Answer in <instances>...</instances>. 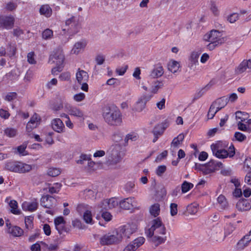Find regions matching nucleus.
Masks as SVG:
<instances>
[{"label":"nucleus","mask_w":251,"mask_h":251,"mask_svg":"<svg viewBox=\"0 0 251 251\" xmlns=\"http://www.w3.org/2000/svg\"><path fill=\"white\" fill-rule=\"evenodd\" d=\"M137 229L134 224H127L121 226L113 231L102 235L100 239V243L102 246L116 245L122 242L124 237L129 238Z\"/></svg>","instance_id":"1"},{"label":"nucleus","mask_w":251,"mask_h":251,"mask_svg":"<svg viewBox=\"0 0 251 251\" xmlns=\"http://www.w3.org/2000/svg\"><path fill=\"white\" fill-rule=\"evenodd\" d=\"M102 116L105 123L111 126H119L122 123V115L114 104H107L102 108Z\"/></svg>","instance_id":"2"},{"label":"nucleus","mask_w":251,"mask_h":251,"mask_svg":"<svg viewBox=\"0 0 251 251\" xmlns=\"http://www.w3.org/2000/svg\"><path fill=\"white\" fill-rule=\"evenodd\" d=\"M64 59L63 50L61 49L56 50L54 53L50 56V62L52 61L51 63H55L56 65V67L53 68L51 70L52 74L55 75L57 72L62 71Z\"/></svg>","instance_id":"3"},{"label":"nucleus","mask_w":251,"mask_h":251,"mask_svg":"<svg viewBox=\"0 0 251 251\" xmlns=\"http://www.w3.org/2000/svg\"><path fill=\"white\" fill-rule=\"evenodd\" d=\"M32 166L25 163L16 162H7L5 166V169L15 173H25L31 170Z\"/></svg>","instance_id":"4"},{"label":"nucleus","mask_w":251,"mask_h":251,"mask_svg":"<svg viewBox=\"0 0 251 251\" xmlns=\"http://www.w3.org/2000/svg\"><path fill=\"white\" fill-rule=\"evenodd\" d=\"M166 232L165 226L162 224L160 219L158 218L152 221L151 226L146 232V234L147 236L152 235H165Z\"/></svg>","instance_id":"5"},{"label":"nucleus","mask_w":251,"mask_h":251,"mask_svg":"<svg viewBox=\"0 0 251 251\" xmlns=\"http://www.w3.org/2000/svg\"><path fill=\"white\" fill-rule=\"evenodd\" d=\"M211 149L213 154L220 159H223L229 157L231 158L235 154V148L233 145H231L228 148V151L223 149H219V147L217 145L212 144L211 146Z\"/></svg>","instance_id":"6"},{"label":"nucleus","mask_w":251,"mask_h":251,"mask_svg":"<svg viewBox=\"0 0 251 251\" xmlns=\"http://www.w3.org/2000/svg\"><path fill=\"white\" fill-rule=\"evenodd\" d=\"M120 150L121 147L118 145L113 147L108 158L107 164L108 165H116L121 161L123 157Z\"/></svg>","instance_id":"7"},{"label":"nucleus","mask_w":251,"mask_h":251,"mask_svg":"<svg viewBox=\"0 0 251 251\" xmlns=\"http://www.w3.org/2000/svg\"><path fill=\"white\" fill-rule=\"evenodd\" d=\"M65 24L66 26H69L67 29H64L63 30H67L70 34H75L78 32L80 27V24L79 19L75 16H72L71 18L66 21Z\"/></svg>","instance_id":"8"},{"label":"nucleus","mask_w":251,"mask_h":251,"mask_svg":"<svg viewBox=\"0 0 251 251\" xmlns=\"http://www.w3.org/2000/svg\"><path fill=\"white\" fill-rule=\"evenodd\" d=\"M222 34L220 32L216 30H212L210 33L204 36L205 40L209 42H216L219 45L223 44L224 42V39L222 37Z\"/></svg>","instance_id":"9"},{"label":"nucleus","mask_w":251,"mask_h":251,"mask_svg":"<svg viewBox=\"0 0 251 251\" xmlns=\"http://www.w3.org/2000/svg\"><path fill=\"white\" fill-rule=\"evenodd\" d=\"M168 126L169 124L165 122L158 124L154 127L152 131V133L154 136V138L152 140L153 143L157 141L159 137L163 134Z\"/></svg>","instance_id":"10"},{"label":"nucleus","mask_w":251,"mask_h":251,"mask_svg":"<svg viewBox=\"0 0 251 251\" xmlns=\"http://www.w3.org/2000/svg\"><path fill=\"white\" fill-rule=\"evenodd\" d=\"M137 201L134 197H129L122 200L119 202L121 208L129 210L136 206Z\"/></svg>","instance_id":"11"},{"label":"nucleus","mask_w":251,"mask_h":251,"mask_svg":"<svg viewBox=\"0 0 251 251\" xmlns=\"http://www.w3.org/2000/svg\"><path fill=\"white\" fill-rule=\"evenodd\" d=\"M119 203L115 198H111L108 200H103L100 204V210L112 209L117 206Z\"/></svg>","instance_id":"12"},{"label":"nucleus","mask_w":251,"mask_h":251,"mask_svg":"<svg viewBox=\"0 0 251 251\" xmlns=\"http://www.w3.org/2000/svg\"><path fill=\"white\" fill-rule=\"evenodd\" d=\"M151 97L147 95L142 96L136 103L135 110L138 112L142 111L145 108L147 102L151 99Z\"/></svg>","instance_id":"13"},{"label":"nucleus","mask_w":251,"mask_h":251,"mask_svg":"<svg viewBox=\"0 0 251 251\" xmlns=\"http://www.w3.org/2000/svg\"><path fill=\"white\" fill-rule=\"evenodd\" d=\"M251 70V60H244L235 69L237 74H241L245 72H249Z\"/></svg>","instance_id":"14"},{"label":"nucleus","mask_w":251,"mask_h":251,"mask_svg":"<svg viewBox=\"0 0 251 251\" xmlns=\"http://www.w3.org/2000/svg\"><path fill=\"white\" fill-rule=\"evenodd\" d=\"M213 235L216 241H224L225 239V235H224V232L222 226L217 224L212 227Z\"/></svg>","instance_id":"15"},{"label":"nucleus","mask_w":251,"mask_h":251,"mask_svg":"<svg viewBox=\"0 0 251 251\" xmlns=\"http://www.w3.org/2000/svg\"><path fill=\"white\" fill-rule=\"evenodd\" d=\"M41 205L45 208L50 209L53 207L55 203L54 198L50 195L42 197L41 199Z\"/></svg>","instance_id":"16"},{"label":"nucleus","mask_w":251,"mask_h":251,"mask_svg":"<svg viewBox=\"0 0 251 251\" xmlns=\"http://www.w3.org/2000/svg\"><path fill=\"white\" fill-rule=\"evenodd\" d=\"M164 84L162 81L158 80H154L151 83V85L150 89L149 94H147V96H151V99L153 95L158 93V90L163 87Z\"/></svg>","instance_id":"17"},{"label":"nucleus","mask_w":251,"mask_h":251,"mask_svg":"<svg viewBox=\"0 0 251 251\" xmlns=\"http://www.w3.org/2000/svg\"><path fill=\"white\" fill-rule=\"evenodd\" d=\"M236 207L240 211H248L251 208V202L246 199L240 200L236 203Z\"/></svg>","instance_id":"18"},{"label":"nucleus","mask_w":251,"mask_h":251,"mask_svg":"<svg viewBox=\"0 0 251 251\" xmlns=\"http://www.w3.org/2000/svg\"><path fill=\"white\" fill-rule=\"evenodd\" d=\"M201 51L200 50H194L190 54L189 57V67L191 69L195 68L198 64V59Z\"/></svg>","instance_id":"19"},{"label":"nucleus","mask_w":251,"mask_h":251,"mask_svg":"<svg viewBox=\"0 0 251 251\" xmlns=\"http://www.w3.org/2000/svg\"><path fill=\"white\" fill-rule=\"evenodd\" d=\"M51 126L53 129L58 132H64L65 126L63 122L59 118H55L52 120Z\"/></svg>","instance_id":"20"},{"label":"nucleus","mask_w":251,"mask_h":251,"mask_svg":"<svg viewBox=\"0 0 251 251\" xmlns=\"http://www.w3.org/2000/svg\"><path fill=\"white\" fill-rule=\"evenodd\" d=\"M68 113L72 116L79 118H83L84 119V113L83 111L80 110L79 108L75 107V106H69L68 108Z\"/></svg>","instance_id":"21"},{"label":"nucleus","mask_w":251,"mask_h":251,"mask_svg":"<svg viewBox=\"0 0 251 251\" xmlns=\"http://www.w3.org/2000/svg\"><path fill=\"white\" fill-rule=\"evenodd\" d=\"M3 28L11 29L14 26L15 19L11 15L8 16H3Z\"/></svg>","instance_id":"22"},{"label":"nucleus","mask_w":251,"mask_h":251,"mask_svg":"<svg viewBox=\"0 0 251 251\" xmlns=\"http://www.w3.org/2000/svg\"><path fill=\"white\" fill-rule=\"evenodd\" d=\"M148 236L151 238V242L154 243L156 246L164 243L167 240V237L165 235H152Z\"/></svg>","instance_id":"23"},{"label":"nucleus","mask_w":251,"mask_h":251,"mask_svg":"<svg viewBox=\"0 0 251 251\" xmlns=\"http://www.w3.org/2000/svg\"><path fill=\"white\" fill-rule=\"evenodd\" d=\"M164 69L161 65L156 66L151 71L150 76L151 78H158L161 77L164 74Z\"/></svg>","instance_id":"24"},{"label":"nucleus","mask_w":251,"mask_h":251,"mask_svg":"<svg viewBox=\"0 0 251 251\" xmlns=\"http://www.w3.org/2000/svg\"><path fill=\"white\" fill-rule=\"evenodd\" d=\"M217 201L219 207L221 210H225L228 209V203L224 195H220L217 198Z\"/></svg>","instance_id":"25"},{"label":"nucleus","mask_w":251,"mask_h":251,"mask_svg":"<svg viewBox=\"0 0 251 251\" xmlns=\"http://www.w3.org/2000/svg\"><path fill=\"white\" fill-rule=\"evenodd\" d=\"M76 77L78 83L87 82L89 79V75L86 72L80 70L79 69L76 74Z\"/></svg>","instance_id":"26"},{"label":"nucleus","mask_w":251,"mask_h":251,"mask_svg":"<svg viewBox=\"0 0 251 251\" xmlns=\"http://www.w3.org/2000/svg\"><path fill=\"white\" fill-rule=\"evenodd\" d=\"M38 205L37 202H25L22 204V208L24 210L34 211L37 209Z\"/></svg>","instance_id":"27"},{"label":"nucleus","mask_w":251,"mask_h":251,"mask_svg":"<svg viewBox=\"0 0 251 251\" xmlns=\"http://www.w3.org/2000/svg\"><path fill=\"white\" fill-rule=\"evenodd\" d=\"M8 232L15 237H19L23 234L24 231L19 226H13L9 227Z\"/></svg>","instance_id":"28"},{"label":"nucleus","mask_w":251,"mask_h":251,"mask_svg":"<svg viewBox=\"0 0 251 251\" xmlns=\"http://www.w3.org/2000/svg\"><path fill=\"white\" fill-rule=\"evenodd\" d=\"M228 103V98L225 97H223L217 99L215 101L212 102L214 106H218L221 108H224Z\"/></svg>","instance_id":"29"},{"label":"nucleus","mask_w":251,"mask_h":251,"mask_svg":"<svg viewBox=\"0 0 251 251\" xmlns=\"http://www.w3.org/2000/svg\"><path fill=\"white\" fill-rule=\"evenodd\" d=\"M40 13L46 17H50L52 14V9L49 5H43L40 8Z\"/></svg>","instance_id":"30"},{"label":"nucleus","mask_w":251,"mask_h":251,"mask_svg":"<svg viewBox=\"0 0 251 251\" xmlns=\"http://www.w3.org/2000/svg\"><path fill=\"white\" fill-rule=\"evenodd\" d=\"M86 46V43L85 42H78L75 44L71 52L74 54H78L81 49H84Z\"/></svg>","instance_id":"31"},{"label":"nucleus","mask_w":251,"mask_h":251,"mask_svg":"<svg viewBox=\"0 0 251 251\" xmlns=\"http://www.w3.org/2000/svg\"><path fill=\"white\" fill-rule=\"evenodd\" d=\"M179 68V65L178 62L172 60L168 64V69L172 73H176Z\"/></svg>","instance_id":"32"},{"label":"nucleus","mask_w":251,"mask_h":251,"mask_svg":"<svg viewBox=\"0 0 251 251\" xmlns=\"http://www.w3.org/2000/svg\"><path fill=\"white\" fill-rule=\"evenodd\" d=\"M184 138V135L182 133L179 134L176 137H175L171 143V147L175 148H177L180 145Z\"/></svg>","instance_id":"33"},{"label":"nucleus","mask_w":251,"mask_h":251,"mask_svg":"<svg viewBox=\"0 0 251 251\" xmlns=\"http://www.w3.org/2000/svg\"><path fill=\"white\" fill-rule=\"evenodd\" d=\"M249 244V243L247 241L242 238L238 242L235 248L236 251H240L243 250L246 247H247Z\"/></svg>","instance_id":"34"},{"label":"nucleus","mask_w":251,"mask_h":251,"mask_svg":"<svg viewBox=\"0 0 251 251\" xmlns=\"http://www.w3.org/2000/svg\"><path fill=\"white\" fill-rule=\"evenodd\" d=\"M151 214L154 217H156L160 212V205L158 203H155L151 205L150 208Z\"/></svg>","instance_id":"35"},{"label":"nucleus","mask_w":251,"mask_h":251,"mask_svg":"<svg viewBox=\"0 0 251 251\" xmlns=\"http://www.w3.org/2000/svg\"><path fill=\"white\" fill-rule=\"evenodd\" d=\"M83 218L87 224H93V219L91 212L90 210L85 211L83 215Z\"/></svg>","instance_id":"36"},{"label":"nucleus","mask_w":251,"mask_h":251,"mask_svg":"<svg viewBox=\"0 0 251 251\" xmlns=\"http://www.w3.org/2000/svg\"><path fill=\"white\" fill-rule=\"evenodd\" d=\"M9 205L11 208V212L15 214H18L20 213L19 210L18 209V203L15 200H11L9 203Z\"/></svg>","instance_id":"37"},{"label":"nucleus","mask_w":251,"mask_h":251,"mask_svg":"<svg viewBox=\"0 0 251 251\" xmlns=\"http://www.w3.org/2000/svg\"><path fill=\"white\" fill-rule=\"evenodd\" d=\"M53 37V31L49 28H47L42 32V38L44 40H50Z\"/></svg>","instance_id":"38"},{"label":"nucleus","mask_w":251,"mask_h":251,"mask_svg":"<svg viewBox=\"0 0 251 251\" xmlns=\"http://www.w3.org/2000/svg\"><path fill=\"white\" fill-rule=\"evenodd\" d=\"M62 184L59 183H55L53 184V186L49 187V192L50 194L58 193L60 191Z\"/></svg>","instance_id":"39"},{"label":"nucleus","mask_w":251,"mask_h":251,"mask_svg":"<svg viewBox=\"0 0 251 251\" xmlns=\"http://www.w3.org/2000/svg\"><path fill=\"white\" fill-rule=\"evenodd\" d=\"M61 173L59 169L56 168H50L48 170V175L52 177L58 176Z\"/></svg>","instance_id":"40"},{"label":"nucleus","mask_w":251,"mask_h":251,"mask_svg":"<svg viewBox=\"0 0 251 251\" xmlns=\"http://www.w3.org/2000/svg\"><path fill=\"white\" fill-rule=\"evenodd\" d=\"M145 238L143 237H139L136 239H135L131 244L133 246L135 247V249L136 250L138 248L141 246L142 245L144 244L145 242Z\"/></svg>","instance_id":"41"},{"label":"nucleus","mask_w":251,"mask_h":251,"mask_svg":"<svg viewBox=\"0 0 251 251\" xmlns=\"http://www.w3.org/2000/svg\"><path fill=\"white\" fill-rule=\"evenodd\" d=\"M187 211L190 214H195L198 211V205L197 204H191L188 205Z\"/></svg>","instance_id":"42"},{"label":"nucleus","mask_w":251,"mask_h":251,"mask_svg":"<svg viewBox=\"0 0 251 251\" xmlns=\"http://www.w3.org/2000/svg\"><path fill=\"white\" fill-rule=\"evenodd\" d=\"M7 50L9 56H14L16 54V47L15 43H10L8 45Z\"/></svg>","instance_id":"43"},{"label":"nucleus","mask_w":251,"mask_h":251,"mask_svg":"<svg viewBox=\"0 0 251 251\" xmlns=\"http://www.w3.org/2000/svg\"><path fill=\"white\" fill-rule=\"evenodd\" d=\"M193 187V184L185 181L181 185V190L183 193H186Z\"/></svg>","instance_id":"44"},{"label":"nucleus","mask_w":251,"mask_h":251,"mask_svg":"<svg viewBox=\"0 0 251 251\" xmlns=\"http://www.w3.org/2000/svg\"><path fill=\"white\" fill-rule=\"evenodd\" d=\"M40 118L39 116L35 113L31 118L30 120L29 121L32 124V127H37L39 124Z\"/></svg>","instance_id":"45"},{"label":"nucleus","mask_w":251,"mask_h":251,"mask_svg":"<svg viewBox=\"0 0 251 251\" xmlns=\"http://www.w3.org/2000/svg\"><path fill=\"white\" fill-rule=\"evenodd\" d=\"M33 217L31 216H28L25 218V226L28 230L31 229L33 227Z\"/></svg>","instance_id":"46"},{"label":"nucleus","mask_w":251,"mask_h":251,"mask_svg":"<svg viewBox=\"0 0 251 251\" xmlns=\"http://www.w3.org/2000/svg\"><path fill=\"white\" fill-rule=\"evenodd\" d=\"M208 85H207V86H206L205 87H204V88H202L201 89L199 90L198 92H197L195 94V96L194 97V100H196L199 99L200 98H201L204 94V93L208 90Z\"/></svg>","instance_id":"47"},{"label":"nucleus","mask_w":251,"mask_h":251,"mask_svg":"<svg viewBox=\"0 0 251 251\" xmlns=\"http://www.w3.org/2000/svg\"><path fill=\"white\" fill-rule=\"evenodd\" d=\"M235 229V227L232 224H229L227 225L225 228V232H224V235H225V238L231 234Z\"/></svg>","instance_id":"48"},{"label":"nucleus","mask_w":251,"mask_h":251,"mask_svg":"<svg viewBox=\"0 0 251 251\" xmlns=\"http://www.w3.org/2000/svg\"><path fill=\"white\" fill-rule=\"evenodd\" d=\"M138 138V135L137 133H131L130 134H128L126 137L125 138V141L126 143H127L129 140H130L132 141H135L137 140Z\"/></svg>","instance_id":"49"},{"label":"nucleus","mask_w":251,"mask_h":251,"mask_svg":"<svg viewBox=\"0 0 251 251\" xmlns=\"http://www.w3.org/2000/svg\"><path fill=\"white\" fill-rule=\"evenodd\" d=\"M5 134L9 137H13L17 134V130L12 128H7L4 130Z\"/></svg>","instance_id":"50"},{"label":"nucleus","mask_w":251,"mask_h":251,"mask_svg":"<svg viewBox=\"0 0 251 251\" xmlns=\"http://www.w3.org/2000/svg\"><path fill=\"white\" fill-rule=\"evenodd\" d=\"M86 198L88 199H95L96 197V192L90 189H86L84 191Z\"/></svg>","instance_id":"51"},{"label":"nucleus","mask_w":251,"mask_h":251,"mask_svg":"<svg viewBox=\"0 0 251 251\" xmlns=\"http://www.w3.org/2000/svg\"><path fill=\"white\" fill-rule=\"evenodd\" d=\"M166 166L165 165L159 166L156 170V174L158 176H161L166 172Z\"/></svg>","instance_id":"52"},{"label":"nucleus","mask_w":251,"mask_h":251,"mask_svg":"<svg viewBox=\"0 0 251 251\" xmlns=\"http://www.w3.org/2000/svg\"><path fill=\"white\" fill-rule=\"evenodd\" d=\"M77 211L80 214L84 213L85 211H88L87 205L84 204H79L77 205L76 208Z\"/></svg>","instance_id":"53"},{"label":"nucleus","mask_w":251,"mask_h":251,"mask_svg":"<svg viewBox=\"0 0 251 251\" xmlns=\"http://www.w3.org/2000/svg\"><path fill=\"white\" fill-rule=\"evenodd\" d=\"M235 139L239 142H243L246 139V136L240 132H236L234 134Z\"/></svg>","instance_id":"54"},{"label":"nucleus","mask_w":251,"mask_h":251,"mask_svg":"<svg viewBox=\"0 0 251 251\" xmlns=\"http://www.w3.org/2000/svg\"><path fill=\"white\" fill-rule=\"evenodd\" d=\"M171 215L174 216L177 213V205L175 203H172L170 204Z\"/></svg>","instance_id":"55"},{"label":"nucleus","mask_w":251,"mask_h":251,"mask_svg":"<svg viewBox=\"0 0 251 251\" xmlns=\"http://www.w3.org/2000/svg\"><path fill=\"white\" fill-rule=\"evenodd\" d=\"M34 52H30L27 54V61L29 63L31 64H34L36 63V61L34 59Z\"/></svg>","instance_id":"56"},{"label":"nucleus","mask_w":251,"mask_h":251,"mask_svg":"<svg viewBox=\"0 0 251 251\" xmlns=\"http://www.w3.org/2000/svg\"><path fill=\"white\" fill-rule=\"evenodd\" d=\"M239 19V15L237 13H232L227 17V21L230 23H235Z\"/></svg>","instance_id":"57"},{"label":"nucleus","mask_w":251,"mask_h":251,"mask_svg":"<svg viewBox=\"0 0 251 251\" xmlns=\"http://www.w3.org/2000/svg\"><path fill=\"white\" fill-rule=\"evenodd\" d=\"M17 94L15 92L8 93L5 96V100L10 101L16 99Z\"/></svg>","instance_id":"58"},{"label":"nucleus","mask_w":251,"mask_h":251,"mask_svg":"<svg viewBox=\"0 0 251 251\" xmlns=\"http://www.w3.org/2000/svg\"><path fill=\"white\" fill-rule=\"evenodd\" d=\"M17 5L16 3L13 2H8L5 6V8L7 10L11 11L16 9Z\"/></svg>","instance_id":"59"},{"label":"nucleus","mask_w":251,"mask_h":251,"mask_svg":"<svg viewBox=\"0 0 251 251\" xmlns=\"http://www.w3.org/2000/svg\"><path fill=\"white\" fill-rule=\"evenodd\" d=\"M70 78L71 75L68 72L62 73L59 76V78L62 81H68L70 79Z\"/></svg>","instance_id":"60"},{"label":"nucleus","mask_w":251,"mask_h":251,"mask_svg":"<svg viewBox=\"0 0 251 251\" xmlns=\"http://www.w3.org/2000/svg\"><path fill=\"white\" fill-rule=\"evenodd\" d=\"M95 60L98 65H102L105 61V56L102 54H98L96 57Z\"/></svg>","instance_id":"61"},{"label":"nucleus","mask_w":251,"mask_h":251,"mask_svg":"<svg viewBox=\"0 0 251 251\" xmlns=\"http://www.w3.org/2000/svg\"><path fill=\"white\" fill-rule=\"evenodd\" d=\"M10 114L8 111L3 109H0V117L4 119H7Z\"/></svg>","instance_id":"62"},{"label":"nucleus","mask_w":251,"mask_h":251,"mask_svg":"<svg viewBox=\"0 0 251 251\" xmlns=\"http://www.w3.org/2000/svg\"><path fill=\"white\" fill-rule=\"evenodd\" d=\"M89 157L85 154L81 155L80 156V159L77 161V164H84L86 162H87L89 159Z\"/></svg>","instance_id":"63"},{"label":"nucleus","mask_w":251,"mask_h":251,"mask_svg":"<svg viewBox=\"0 0 251 251\" xmlns=\"http://www.w3.org/2000/svg\"><path fill=\"white\" fill-rule=\"evenodd\" d=\"M85 96L84 93H80L79 94H75L74 96V99L75 101L79 102L83 100L85 98Z\"/></svg>","instance_id":"64"}]
</instances>
